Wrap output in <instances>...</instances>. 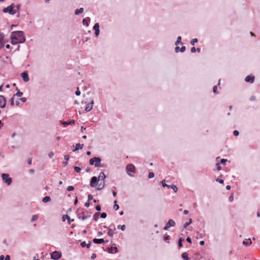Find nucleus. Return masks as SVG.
I'll return each instance as SVG.
<instances>
[{
    "instance_id": "obj_21",
    "label": "nucleus",
    "mask_w": 260,
    "mask_h": 260,
    "mask_svg": "<svg viewBox=\"0 0 260 260\" xmlns=\"http://www.w3.org/2000/svg\"><path fill=\"white\" fill-rule=\"evenodd\" d=\"M67 219L69 222V223H70L71 221H73L74 219H71L70 217L68 215H64L62 217V219L63 221H64Z\"/></svg>"
},
{
    "instance_id": "obj_52",
    "label": "nucleus",
    "mask_w": 260,
    "mask_h": 260,
    "mask_svg": "<svg viewBox=\"0 0 260 260\" xmlns=\"http://www.w3.org/2000/svg\"><path fill=\"white\" fill-rule=\"evenodd\" d=\"M10 104L11 106H13L14 105V98H12L10 99Z\"/></svg>"
},
{
    "instance_id": "obj_2",
    "label": "nucleus",
    "mask_w": 260,
    "mask_h": 260,
    "mask_svg": "<svg viewBox=\"0 0 260 260\" xmlns=\"http://www.w3.org/2000/svg\"><path fill=\"white\" fill-rule=\"evenodd\" d=\"M15 6L14 4H12L10 6L3 9L4 13H9L10 15H14L16 13V10L14 9Z\"/></svg>"
},
{
    "instance_id": "obj_57",
    "label": "nucleus",
    "mask_w": 260,
    "mask_h": 260,
    "mask_svg": "<svg viewBox=\"0 0 260 260\" xmlns=\"http://www.w3.org/2000/svg\"><path fill=\"white\" fill-rule=\"evenodd\" d=\"M226 161H227V159H221L220 160V163L222 164H224Z\"/></svg>"
},
{
    "instance_id": "obj_41",
    "label": "nucleus",
    "mask_w": 260,
    "mask_h": 260,
    "mask_svg": "<svg viewBox=\"0 0 260 260\" xmlns=\"http://www.w3.org/2000/svg\"><path fill=\"white\" fill-rule=\"evenodd\" d=\"M154 176V174L153 172H150L148 174V178L151 179L153 178Z\"/></svg>"
},
{
    "instance_id": "obj_27",
    "label": "nucleus",
    "mask_w": 260,
    "mask_h": 260,
    "mask_svg": "<svg viewBox=\"0 0 260 260\" xmlns=\"http://www.w3.org/2000/svg\"><path fill=\"white\" fill-rule=\"evenodd\" d=\"M182 257L184 260H189V258L188 257V254L187 252H184L182 254Z\"/></svg>"
},
{
    "instance_id": "obj_11",
    "label": "nucleus",
    "mask_w": 260,
    "mask_h": 260,
    "mask_svg": "<svg viewBox=\"0 0 260 260\" xmlns=\"http://www.w3.org/2000/svg\"><path fill=\"white\" fill-rule=\"evenodd\" d=\"M21 77H22L23 81L25 82H28L29 80L28 74L27 72H24L21 74Z\"/></svg>"
},
{
    "instance_id": "obj_55",
    "label": "nucleus",
    "mask_w": 260,
    "mask_h": 260,
    "mask_svg": "<svg viewBox=\"0 0 260 260\" xmlns=\"http://www.w3.org/2000/svg\"><path fill=\"white\" fill-rule=\"evenodd\" d=\"M4 46V40H1V41H0V48L3 47Z\"/></svg>"
},
{
    "instance_id": "obj_9",
    "label": "nucleus",
    "mask_w": 260,
    "mask_h": 260,
    "mask_svg": "<svg viewBox=\"0 0 260 260\" xmlns=\"http://www.w3.org/2000/svg\"><path fill=\"white\" fill-rule=\"evenodd\" d=\"M99 182V180L98 179V177L95 176H93L91 178V181L90 182V186L91 187H94L95 186V185L96 183H97Z\"/></svg>"
},
{
    "instance_id": "obj_47",
    "label": "nucleus",
    "mask_w": 260,
    "mask_h": 260,
    "mask_svg": "<svg viewBox=\"0 0 260 260\" xmlns=\"http://www.w3.org/2000/svg\"><path fill=\"white\" fill-rule=\"evenodd\" d=\"M233 134L235 136H238L239 135V132L238 131L235 130L233 132Z\"/></svg>"
},
{
    "instance_id": "obj_15",
    "label": "nucleus",
    "mask_w": 260,
    "mask_h": 260,
    "mask_svg": "<svg viewBox=\"0 0 260 260\" xmlns=\"http://www.w3.org/2000/svg\"><path fill=\"white\" fill-rule=\"evenodd\" d=\"M93 243H94L95 244H101V243H104L105 242H108V241L107 240L106 241H105L103 239L94 238L93 240Z\"/></svg>"
},
{
    "instance_id": "obj_23",
    "label": "nucleus",
    "mask_w": 260,
    "mask_h": 260,
    "mask_svg": "<svg viewBox=\"0 0 260 260\" xmlns=\"http://www.w3.org/2000/svg\"><path fill=\"white\" fill-rule=\"evenodd\" d=\"M84 11V9L83 8H81L80 9H76L75 11V14L77 15H79L80 14H81Z\"/></svg>"
},
{
    "instance_id": "obj_18",
    "label": "nucleus",
    "mask_w": 260,
    "mask_h": 260,
    "mask_svg": "<svg viewBox=\"0 0 260 260\" xmlns=\"http://www.w3.org/2000/svg\"><path fill=\"white\" fill-rule=\"evenodd\" d=\"M100 182L98 185V187L96 188V190H100L102 189L105 186V181H100Z\"/></svg>"
},
{
    "instance_id": "obj_33",
    "label": "nucleus",
    "mask_w": 260,
    "mask_h": 260,
    "mask_svg": "<svg viewBox=\"0 0 260 260\" xmlns=\"http://www.w3.org/2000/svg\"><path fill=\"white\" fill-rule=\"evenodd\" d=\"M114 203L115 204L114 206H113L114 209L115 210H118L119 207V205L116 204V203H117L116 201H115L114 202Z\"/></svg>"
},
{
    "instance_id": "obj_63",
    "label": "nucleus",
    "mask_w": 260,
    "mask_h": 260,
    "mask_svg": "<svg viewBox=\"0 0 260 260\" xmlns=\"http://www.w3.org/2000/svg\"><path fill=\"white\" fill-rule=\"evenodd\" d=\"M20 100L24 103L26 101V99L25 98H22L20 99Z\"/></svg>"
},
{
    "instance_id": "obj_51",
    "label": "nucleus",
    "mask_w": 260,
    "mask_h": 260,
    "mask_svg": "<svg viewBox=\"0 0 260 260\" xmlns=\"http://www.w3.org/2000/svg\"><path fill=\"white\" fill-rule=\"evenodd\" d=\"M54 153L53 152H50V153H49L48 154V156L50 158H52L54 156Z\"/></svg>"
},
{
    "instance_id": "obj_37",
    "label": "nucleus",
    "mask_w": 260,
    "mask_h": 260,
    "mask_svg": "<svg viewBox=\"0 0 260 260\" xmlns=\"http://www.w3.org/2000/svg\"><path fill=\"white\" fill-rule=\"evenodd\" d=\"M170 188H172L175 192H176L177 191V190H178V188L175 185H171V187Z\"/></svg>"
},
{
    "instance_id": "obj_62",
    "label": "nucleus",
    "mask_w": 260,
    "mask_h": 260,
    "mask_svg": "<svg viewBox=\"0 0 260 260\" xmlns=\"http://www.w3.org/2000/svg\"><path fill=\"white\" fill-rule=\"evenodd\" d=\"M85 206L86 207H88L90 205V203H89V201H88L86 202L85 203Z\"/></svg>"
},
{
    "instance_id": "obj_12",
    "label": "nucleus",
    "mask_w": 260,
    "mask_h": 260,
    "mask_svg": "<svg viewBox=\"0 0 260 260\" xmlns=\"http://www.w3.org/2000/svg\"><path fill=\"white\" fill-rule=\"evenodd\" d=\"M100 25L98 23H96L93 27V29L95 30V35L96 37L98 36L100 34L99 29Z\"/></svg>"
},
{
    "instance_id": "obj_58",
    "label": "nucleus",
    "mask_w": 260,
    "mask_h": 260,
    "mask_svg": "<svg viewBox=\"0 0 260 260\" xmlns=\"http://www.w3.org/2000/svg\"><path fill=\"white\" fill-rule=\"evenodd\" d=\"M217 165V170L219 171L221 170V167L219 166V164L218 163L216 164Z\"/></svg>"
},
{
    "instance_id": "obj_49",
    "label": "nucleus",
    "mask_w": 260,
    "mask_h": 260,
    "mask_svg": "<svg viewBox=\"0 0 260 260\" xmlns=\"http://www.w3.org/2000/svg\"><path fill=\"white\" fill-rule=\"evenodd\" d=\"M216 181L220 184L223 183V180L222 179H219L217 178L216 179Z\"/></svg>"
},
{
    "instance_id": "obj_40",
    "label": "nucleus",
    "mask_w": 260,
    "mask_h": 260,
    "mask_svg": "<svg viewBox=\"0 0 260 260\" xmlns=\"http://www.w3.org/2000/svg\"><path fill=\"white\" fill-rule=\"evenodd\" d=\"M217 86L216 85H215L213 87V91L214 94H217L218 92L217 91Z\"/></svg>"
},
{
    "instance_id": "obj_34",
    "label": "nucleus",
    "mask_w": 260,
    "mask_h": 260,
    "mask_svg": "<svg viewBox=\"0 0 260 260\" xmlns=\"http://www.w3.org/2000/svg\"><path fill=\"white\" fill-rule=\"evenodd\" d=\"M100 214L99 212H97L95 213L93 215V218L96 221L99 218V215Z\"/></svg>"
},
{
    "instance_id": "obj_59",
    "label": "nucleus",
    "mask_w": 260,
    "mask_h": 260,
    "mask_svg": "<svg viewBox=\"0 0 260 260\" xmlns=\"http://www.w3.org/2000/svg\"><path fill=\"white\" fill-rule=\"evenodd\" d=\"M190 51H191V52L192 53H194V52H195L196 51V49L195 47H192L191 48V50Z\"/></svg>"
},
{
    "instance_id": "obj_19",
    "label": "nucleus",
    "mask_w": 260,
    "mask_h": 260,
    "mask_svg": "<svg viewBox=\"0 0 260 260\" xmlns=\"http://www.w3.org/2000/svg\"><path fill=\"white\" fill-rule=\"evenodd\" d=\"M252 242L250 238L245 239L243 241V244L246 246H249L251 244Z\"/></svg>"
},
{
    "instance_id": "obj_4",
    "label": "nucleus",
    "mask_w": 260,
    "mask_h": 260,
    "mask_svg": "<svg viewBox=\"0 0 260 260\" xmlns=\"http://www.w3.org/2000/svg\"><path fill=\"white\" fill-rule=\"evenodd\" d=\"M62 254L60 251H55L51 253V257L54 260H57L61 257Z\"/></svg>"
},
{
    "instance_id": "obj_54",
    "label": "nucleus",
    "mask_w": 260,
    "mask_h": 260,
    "mask_svg": "<svg viewBox=\"0 0 260 260\" xmlns=\"http://www.w3.org/2000/svg\"><path fill=\"white\" fill-rule=\"evenodd\" d=\"M95 209L96 210H97L98 211H101V207L100 205H97L96 207H95Z\"/></svg>"
},
{
    "instance_id": "obj_26",
    "label": "nucleus",
    "mask_w": 260,
    "mask_h": 260,
    "mask_svg": "<svg viewBox=\"0 0 260 260\" xmlns=\"http://www.w3.org/2000/svg\"><path fill=\"white\" fill-rule=\"evenodd\" d=\"M192 223L191 218H189L188 222H185L183 225V229H186L187 226Z\"/></svg>"
},
{
    "instance_id": "obj_13",
    "label": "nucleus",
    "mask_w": 260,
    "mask_h": 260,
    "mask_svg": "<svg viewBox=\"0 0 260 260\" xmlns=\"http://www.w3.org/2000/svg\"><path fill=\"white\" fill-rule=\"evenodd\" d=\"M255 77L253 76L248 75L245 78V81L246 82H250L251 83H253Z\"/></svg>"
},
{
    "instance_id": "obj_16",
    "label": "nucleus",
    "mask_w": 260,
    "mask_h": 260,
    "mask_svg": "<svg viewBox=\"0 0 260 260\" xmlns=\"http://www.w3.org/2000/svg\"><path fill=\"white\" fill-rule=\"evenodd\" d=\"M106 176L105 174V173L103 172H102L100 173L99 176L98 178L99 181H105V179L106 178Z\"/></svg>"
},
{
    "instance_id": "obj_5",
    "label": "nucleus",
    "mask_w": 260,
    "mask_h": 260,
    "mask_svg": "<svg viewBox=\"0 0 260 260\" xmlns=\"http://www.w3.org/2000/svg\"><path fill=\"white\" fill-rule=\"evenodd\" d=\"M126 169L127 170L128 175L131 177H133L134 176L130 174L129 172L135 173V167L132 164H129L126 166Z\"/></svg>"
},
{
    "instance_id": "obj_7",
    "label": "nucleus",
    "mask_w": 260,
    "mask_h": 260,
    "mask_svg": "<svg viewBox=\"0 0 260 260\" xmlns=\"http://www.w3.org/2000/svg\"><path fill=\"white\" fill-rule=\"evenodd\" d=\"M94 102L93 100H91L89 103H88L85 107V111L86 112L90 111L93 108V105Z\"/></svg>"
},
{
    "instance_id": "obj_56",
    "label": "nucleus",
    "mask_w": 260,
    "mask_h": 260,
    "mask_svg": "<svg viewBox=\"0 0 260 260\" xmlns=\"http://www.w3.org/2000/svg\"><path fill=\"white\" fill-rule=\"evenodd\" d=\"M93 198V197L91 194H88V201H90Z\"/></svg>"
},
{
    "instance_id": "obj_1",
    "label": "nucleus",
    "mask_w": 260,
    "mask_h": 260,
    "mask_svg": "<svg viewBox=\"0 0 260 260\" xmlns=\"http://www.w3.org/2000/svg\"><path fill=\"white\" fill-rule=\"evenodd\" d=\"M11 43L13 45L17 43H23L25 41V38L24 37V32L22 31H15L11 34Z\"/></svg>"
},
{
    "instance_id": "obj_39",
    "label": "nucleus",
    "mask_w": 260,
    "mask_h": 260,
    "mask_svg": "<svg viewBox=\"0 0 260 260\" xmlns=\"http://www.w3.org/2000/svg\"><path fill=\"white\" fill-rule=\"evenodd\" d=\"M107 234L110 237H113V233L111 232V229H108V232Z\"/></svg>"
},
{
    "instance_id": "obj_14",
    "label": "nucleus",
    "mask_w": 260,
    "mask_h": 260,
    "mask_svg": "<svg viewBox=\"0 0 260 260\" xmlns=\"http://www.w3.org/2000/svg\"><path fill=\"white\" fill-rule=\"evenodd\" d=\"M60 123L61 124L64 125V126H66L68 125H73L75 124V121L74 120H71L69 121H60Z\"/></svg>"
},
{
    "instance_id": "obj_60",
    "label": "nucleus",
    "mask_w": 260,
    "mask_h": 260,
    "mask_svg": "<svg viewBox=\"0 0 260 260\" xmlns=\"http://www.w3.org/2000/svg\"><path fill=\"white\" fill-rule=\"evenodd\" d=\"M86 243L85 242H83L81 243V246L82 247H84L85 246H86Z\"/></svg>"
},
{
    "instance_id": "obj_20",
    "label": "nucleus",
    "mask_w": 260,
    "mask_h": 260,
    "mask_svg": "<svg viewBox=\"0 0 260 260\" xmlns=\"http://www.w3.org/2000/svg\"><path fill=\"white\" fill-rule=\"evenodd\" d=\"M83 146L84 145L83 144H81L80 143H78L76 145V147H75V149H74L73 150V152H75V151H76L79 149H82V148L83 147Z\"/></svg>"
},
{
    "instance_id": "obj_48",
    "label": "nucleus",
    "mask_w": 260,
    "mask_h": 260,
    "mask_svg": "<svg viewBox=\"0 0 260 260\" xmlns=\"http://www.w3.org/2000/svg\"><path fill=\"white\" fill-rule=\"evenodd\" d=\"M4 34L3 33L0 32V41L1 40H4Z\"/></svg>"
},
{
    "instance_id": "obj_61",
    "label": "nucleus",
    "mask_w": 260,
    "mask_h": 260,
    "mask_svg": "<svg viewBox=\"0 0 260 260\" xmlns=\"http://www.w3.org/2000/svg\"><path fill=\"white\" fill-rule=\"evenodd\" d=\"M180 48L178 46H176L175 47V50L176 53L178 52L179 50H180Z\"/></svg>"
},
{
    "instance_id": "obj_3",
    "label": "nucleus",
    "mask_w": 260,
    "mask_h": 260,
    "mask_svg": "<svg viewBox=\"0 0 260 260\" xmlns=\"http://www.w3.org/2000/svg\"><path fill=\"white\" fill-rule=\"evenodd\" d=\"M2 178L3 181L7 185H10L12 183V180L11 178L9 177V174L3 173L2 174Z\"/></svg>"
},
{
    "instance_id": "obj_31",
    "label": "nucleus",
    "mask_w": 260,
    "mask_h": 260,
    "mask_svg": "<svg viewBox=\"0 0 260 260\" xmlns=\"http://www.w3.org/2000/svg\"><path fill=\"white\" fill-rule=\"evenodd\" d=\"M184 238H180L179 239V241H178V246L179 247H182V242L183 241H184Z\"/></svg>"
},
{
    "instance_id": "obj_17",
    "label": "nucleus",
    "mask_w": 260,
    "mask_h": 260,
    "mask_svg": "<svg viewBox=\"0 0 260 260\" xmlns=\"http://www.w3.org/2000/svg\"><path fill=\"white\" fill-rule=\"evenodd\" d=\"M107 251L110 253H115L117 252V248L116 247H111L110 248H108Z\"/></svg>"
},
{
    "instance_id": "obj_8",
    "label": "nucleus",
    "mask_w": 260,
    "mask_h": 260,
    "mask_svg": "<svg viewBox=\"0 0 260 260\" xmlns=\"http://www.w3.org/2000/svg\"><path fill=\"white\" fill-rule=\"evenodd\" d=\"M6 104V100L4 96L0 95V108H4Z\"/></svg>"
},
{
    "instance_id": "obj_22",
    "label": "nucleus",
    "mask_w": 260,
    "mask_h": 260,
    "mask_svg": "<svg viewBox=\"0 0 260 260\" xmlns=\"http://www.w3.org/2000/svg\"><path fill=\"white\" fill-rule=\"evenodd\" d=\"M90 21V19L89 17L85 18L83 20V25H86V26H88Z\"/></svg>"
},
{
    "instance_id": "obj_44",
    "label": "nucleus",
    "mask_w": 260,
    "mask_h": 260,
    "mask_svg": "<svg viewBox=\"0 0 260 260\" xmlns=\"http://www.w3.org/2000/svg\"><path fill=\"white\" fill-rule=\"evenodd\" d=\"M75 94H76V95H77V96H79V95H80L81 92H80V91H79V87H77V90H76V91L75 92Z\"/></svg>"
},
{
    "instance_id": "obj_42",
    "label": "nucleus",
    "mask_w": 260,
    "mask_h": 260,
    "mask_svg": "<svg viewBox=\"0 0 260 260\" xmlns=\"http://www.w3.org/2000/svg\"><path fill=\"white\" fill-rule=\"evenodd\" d=\"M74 187L73 186H69L67 187V190L69 191H72L74 190Z\"/></svg>"
},
{
    "instance_id": "obj_32",
    "label": "nucleus",
    "mask_w": 260,
    "mask_h": 260,
    "mask_svg": "<svg viewBox=\"0 0 260 260\" xmlns=\"http://www.w3.org/2000/svg\"><path fill=\"white\" fill-rule=\"evenodd\" d=\"M126 226L124 224L123 225H118L117 226V229H120L122 231H124L125 230Z\"/></svg>"
},
{
    "instance_id": "obj_29",
    "label": "nucleus",
    "mask_w": 260,
    "mask_h": 260,
    "mask_svg": "<svg viewBox=\"0 0 260 260\" xmlns=\"http://www.w3.org/2000/svg\"><path fill=\"white\" fill-rule=\"evenodd\" d=\"M16 90H17V92L14 95H16V96H19V97L21 96L22 95V94H23V92L20 91L19 90V89H18V88H16Z\"/></svg>"
},
{
    "instance_id": "obj_45",
    "label": "nucleus",
    "mask_w": 260,
    "mask_h": 260,
    "mask_svg": "<svg viewBox=\"0 0 260 260\" xmlns=\"http://www.w3.org/2000/svg\"><path fill=\"white\" fill-rule=\"evenodd\" d=\"M170 239V236H165L164 237V240L166 241V242H167L168 243H169V240Z\"/></svg>"
},
{
    "instance_id": "obj_6",
    "label": "nucleus",
    "mask_w": 260,
    "mask_h": 260,
    "mask_svg": "<svg viewBox=\"0 0 260 260\" xmlns=\"http://www.w3.org/2000/svg\"><path fill=\"white\" fill-rule=\"evenodd\" d=\"M175 222L173 219H169L164 227L165 230H168L170 226H174Z\"/></svg>"
},
{
    "instance_id": "obj_46",
    "label": "nucleus",
    "mask_w": 260,
    "mask_h": 260,
    "mask_svg": "<svg viewBox=\"0 0 260 260\" xmlns=\"http://www.w3.org/2000/svg\"><path fill=\"white\" fill-rule=\"evenodd\" d=\"M89 217V216H83L82 217H79V218L81 219L82 220H84L86 219L87 218H88Z\"/></svg>"
},
{
    "instance_id": "obj_36",
    "label": "nucleus",
    "mask_w": 260,
    "mask_h": 260,
    "mask_svg": "<svg viewBox=\"0 0 260 260\" xmlns=\"http://www.w3.org/2000/svg\"><path fill=\"white\" fill-rule=\"evenodd\" d=\"M74 169L75 171L77 173H80V171H81V168H79V167H76V166L74 167Z\"/></svg>"
},
{
    "instance_id": "obj_25",
    "label": "nucleus",
    "mask_w": 260,
    "mask_h": 260,
    "mask_svg": "<svg viewBox=\"0 0 260 260\" xmlns=\"http://www.w3.org/2000/svg\"><path fill=\"white\" fill-rule=\"evenodd\" d=\"M69 155H65L64 156V158L65 159V161L63 162V165L64 166H66L68 165V160L69 159Z\"/></svg>"
},
{
    "instance_id": "obj_53",
    "label": "nucleus",
    "mask_w": 260,
    "mask_h": 260,
    "mask_svg": "<svg viewBox=\"0 0 260 260\" xmlns=\"http://www.w3.org/2000/svg\"><path fill=\"white\" fill-rule=\"evenodd\" d=\"M229 200L230 202H232L234 200V196L232 194H231L230 197H229Z\"/></svg>"
},
{
    "instance_id": "obj_28",
    "label": "nucleus",
    "mask_w": 260,
    "mask_h": 260,
    "mask_svg": "<svg viewBox=\"0 0 260 260\" xmlns=\"http://www.w3.org/2000/svg\"><path fill=\"white\" fill-rule=\"evenodd\" d=\"M161 184H162V186L165 187H167V188H170L171 187V185H168L166 183V180H162L161 181Z\"/></svg>"
},
{
    "instance_id": "obj_43",
    "label": "nucleus",
    "mask_w": 260,
    "mask_h": 260,
    "mask_svg": "<svg viewBox=\"0 0 260 260\" xmlns=\"http://www.w3.org/2000/svg\"><path fill=\"white\" fill-rule=\"evenodd\" d=\"M100 215H101V218H105L107 217V214L105 212H103V213L100 214Z\"/></svg>"
},
{
    "instance_id": "obj_64",
    "label": "nucleus",
    "mask_w": 260,
    "mask_h": 260,
    "mask_svg": "<svg viewBox=\"0 0 260 260\" xmlns=\"http://www.w3.org/2000/svg\"><path fill=\"white\" fill-rule=\"evenodd\" d=\"M5 260H10V257L9 255H6V256L5 257Z\"/></svg>"
},
{
    "instance_id": "obj_30",
    "label": "nucleus",
    "mask_w": 260,
    "mask_h": 260,
    "mask_svg": "<svg viewBox=\"0 0 260 260\" xmlns=\"http://www.w3.org/2000/svg\"><path fill=\"white\" fill-rule=\"evenodd\" d=\"M38 219V216L37 215H33L31 219V222H34L36 221Z\"/></svg>"
},
{
    "instance_id": "obj_38",
    "label": "nucleus",
    "mask_w": 260,
    "mask_h": 260,
    "mask_svg": "<svg viewBox=\"0 0 260 260\" xmlns=\"http://www.w3.org/2000/svg\"><path fill=\"white\" fill-rule=\"evenodd\" d=\"M94 157L92 158H91L90 160H89V164L90 165H94Z\"/></svg>"
},
{
    "instance_id": "obj_35",
    "label": "nucleus",
    "mask_w": 260,
    "mask_h": 260,
    "mask_svg": "<svg viewBox=\"0 0 260 260\" xmlns=\"http://www.w3.org/2000/svg\"><path fill=\"white\" fill-rule=\"evenodd\" d=\"M198 42V39L197 38L193 39L190 41V44L192 45H194L196 43Z\"/></svg>"
},
{
    "instance_id": "obj_10",
    "label": "nucleus",
    "mask_w": 260,
    "mask_h": 260,
    "mask_svg": "<svg viewBox=\"0 0 260 260\" xmlns=\"http://www.w3.org/2000/svg\"><path fill=\"white\" fill-rule=\"evenodd\" d=\"M95 167H99L101 166V158L99 157H94Z\"/></svg>"
},
{
    "instance_id": "obj_24",
    "label": "nucleus",
    "mask_w": 260,
    "mask_h": 260,
    "mask_svg": "<svg viewBox=\"0 0 260 260\" xmlns=\"http://www.w3.org/2000/svg\"><path fill=\"white\" fill-rule=\"evenodd\" d=\"M51 201V198L49 196H46L43 198L42 201L43 203H46Z\"/></svg>"
},
{
    "instance_id": "obj_50",
    "label": "nucleus",
    "mask_w": 260,
    "mask_h": 260,
    "mask_svg": "<svg viewBox=\"0 0 260 260\" xmlns=\"http://www.w3.org/2000/svg\"><path fill=\"white\" fill-rule=\"evenodd\" d=\"M185 49H186V47L185 46H182L180 49V51L181 52H183L185 51Z\"/></svg>"
}]
</instances>
